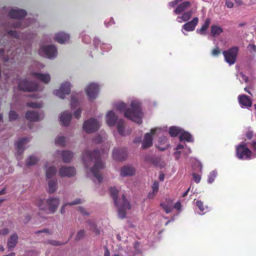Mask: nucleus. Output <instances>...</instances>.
Returning <instances> with one entry per match:
<instances>
[{"label":"nucleus","mask_w":256,"mask_h":256,"mask_svg":"<svg viewBox=\"0 0 256 256\" xmlns=\"http://www.w3.org/2000/svg\"><path fill=\"white\" fill-rule=\"evenodd\" d=\"M238 50V48L234 46L222 52L226 62L230 65L234 64L236 62Z\"/></svg>","instance_id":"9"},{"label":"nucleus","mask_w":256,"mask_h":256,"mask_svg":"<svg viewBox=\"0 0 256 256\" xmlns=\"http://www.w3.org/2000/svg\"><path fill=\"white\" fill-rule=\"evenodd\" d=\"M198 22V18L195 17L192 20L184 24L182 26V28L187 32L193 31L194 30Z\"/></svg>","instance_id":"25"},{"label":"nucleus","mask_w":256,"mask_h":256,"mask_svg":"<svg viewBox=\"0 0 256 256\" xmlns=\"http://www.w3.org/2000/svg\"><path fill=\"white\" fill-rule=\"evenodd\" d=\"M104 138H105V134H104L103 136H98L96 138H94V141L96 142L100 143L102 141V139Z\"/></svg>","instance_id":"58"},{"label":"nucleus","mask_w":256,"mask_h":256,"mask_svg":"<svg viewBox=\"0 0 256 256\" xmlns=\"http://www.w3.org/2000/svg\"><path fill=\"white\" fill-rule=\"evenodd\" d=\"M38 52L40 55L50 59L55 58L58 54L57 49L54 45H42Z\"/></svg>","instance_id":"8"},{"label":"nucleus","mask_w":256,"mask_h":256,"mask_svg":"<svg viewBox=\"0 0 256 256\" xmlns=\"http://www.w3.org/2000/svg\"><path fill=\"white\" fill-rule=\"evenodd\" d=\"M247 48L250 53L256 52V46L254 44H249Z\"/></svg>","instance_id":"54"},{"label":"nucleus","mask_w":256,"mask_h":256,"mask_svg":"<svg viewBox=\"0 0 256 256\" xmlns=\"http://www.w3.org/2000/svg\"><path fill=\"white\" fill-rule=\"evenodd\" d=\"M152 191L154 192L158 193L159 188V183L158 181H154L152 184Z\"/></svg>","instance_id":"51"},{"label":"nucleus","mask_w":256,"mask_h":256,"mask_svg":"<svg viewBox=\"0 0 256 256\" xmlns=\"http://www.w3.org/2000/svg\"><path fill=\"white\" fill-rule=\"evenodd\" d=\"M56 156H62L64 162H70L73 157V153L70 150L57 151L55 154Z\"/></svg>","instance_id":"24"},{"label":"nucleus","mask_w":256,"mask_h":256,"mask_svg":"<svg viewBox=\"0 0 256 256\" xmlns=\"http://www.w3.org/2000/svg\"><path fill=\"white\" fill-rule=\"evenodd\" d=\"M135 172H136V170L133 167L129 166V169H128L129 176H134L135 174Z\"/></svg>","instance_id":"61"},{"label":"nucleus","mask_w":256,"mask_h":256,"mask_svg":"<svg viewBox=\"0 0 256 256\" xmlns=\"http://www.w3.org/2000/svg\"><path fill=\"white\" fill-rule=\"evenodd\" d=\"M114 108L120 112H124L125 117H128V111L127 110L126 106L123 102H119L114 104Z\"/></svg>","instance_id":"33"},{"label":"nucleus","mask_w":256,"mask_h":256,"mask_svg":"<svg viewBox=\"0 0 256 256\" xmlns=\"http://www.w3.org/2000/svg\"><path fill=\"white\" fill-rule=\"evenodd\" d=\"M28 24H26V22L24 20H18L16 23H14V28H24L27 26H30V24H36V22L35 20H30V18H28Z\"/></svg>","instance_id":"34"},{"label":"nucleus","mask_w":256,"mask_h":256,"mask_svg":"<svg viewBox=\"0 0 256 256\" xmlns=\"http://www.w3.org/2000/svg\"><path fill=\"white\" fill-rule=\"evenodd\" d=\"M182 130L176 126H172L170 128L169 134L172 137H176L180 134Z\"/></svg>","instance_id":"42"},{"label":"nucleus","mask_w":256,"mask_h":256,"mask_svg":"<svg viewBox=\"0 0 256 256\" xmlns=\"http://www.w3.org/2000/svg\"><path fill=\"white\" fill-rule=\"evenodd\" d=\"M70 90L71 84L70 82L66 81L61 84L59 89L53 91V94L62 99H64L66 96L70 94Z\"/></svg>","instance_id":"11"},{"label":"nucleus","mask_w":256,"mask_h":256,"mask_svg":"<svg viewBox=\"0 0 256 256\" xmlns=\"http://www.w3.org/2000/svg\"><path fill=\"white\" fill-rule=\"evenodd\" d=\"M18 242V236L16 234H12L7 242V247L10 251L14 250Z\"/></svg>","instance_id":"27"},{"label":"nucleus","mask_w":256,"mask_h":256,"mask_svg":"<svg viewBox=\"0 0 256 256\" xmlns=\"http://www.w3.org/2000/svg\"><path fill=\"white\" fill-rule=\"evenodd\" d=\"M250 146H251L252 148L256 152V141L252 140L250 143Z\"/></svg>","instance_id":"64"},{"label":"nucleus","mask_w":256,"mask_h":256,"mask_svg":"<svg viewBox=\"0 0 256 256\" xmlns=\"http://www.w3.org/2000/svg\"><path fill=\"white\" fill-rule=\"evenodd\" d=\"M48 191L50 194H53L58 189V182L56 178L50 180L48 182Z\"/></svg>","instance_id":"28"},{"label":"nucleus","mask_w":256,"mask_h":256,"mask_svg":"<svg viewBox=\"0 0 256 256\" xmlns=\"http://www.w3.org/2000/svg\"><path fill=\"white\" fill-rule=\"evenodd\" d=\"M127 156L126 148H115L112 151V158L117 161H123Z\"/></svg>","instance_id":"17"},{"label":"nucleus","mask_w":256,"mask_h":256,"mask_svg":"<svg viewBox=\"0 0 256 256\" xmlns=\"http://www.w3.org/2000/svg\"><path fill=\"white\" fill-rule=\"evenodd\" d=\"M18 115L16 112L14 110H10L9 112V120L12 121L16 120L18 118Z\"/></svg>","instance_id":"49"},{"label":"nucleus","mask_w":256,"mask_h":256,"mask_svg":"<svg viewBox=\"0 0 256 256\" xmlns=\"http://www.w3.org/2000/svg\"><path fill=\"white\" fill-rule=\"evenodd\" d=\"M140 247V244L138 242H136L134 243V248L136 251V254H138L141 253Z\"/></svg>","instance_id":"52"},{"label":"nucleus","mask_w":256,"mask_h":256,"mask_svg":"<svg viewBox=\"0 0 256 256\" xmlns=\"http://www.w3.org/2000/svg\"><path fill=\"white\" fill-rule=\"evenodd\" d=\"M181 203L180 201L177 202L174 205V208L178 210H180L181 209Z\"/></svg>","instance_id":"62"},{"label":"nucleus","mask_w":256,"mask_h":256,"mask_svg":"<svg viewBox=\"0 0 256 256\" xmlns=\"http://www.w3.org/2000/svg\"><path fill=\"white\" fill-rule=\"evenodd\" d=\"M253 136H254V132L251 130H248V131L246 132V138L249 140H251Z\"/></svg>","instance_id":"57"},{"label":"nucleus","mask_w":256,"mask_h":256,"mask_svg":"<svg viewBox=\"0 0 256 256\" xmlns=\"http://www.w3.org/2000/svg\"><path fill=\"white\" fill-rule=\"evenodd\" d=\"M82 110L80 109H78L74 112V116L76 118H79L80 116Z\"/></svg>","instance_id":"60"},{"label":"nucleus","mask_w":256,"mask_h":256,"mask_svg":"<svg viewBox=\"0 0 256 256\" xmlns=\"http://www.w3.org/2000/svg\"><path fill=\"white\" fill-rule=\"evenodd\" d=\"M172 203V201L170 200L167 204L161 203L160 206L162 208L166 214H169L172 212L173 208Z\"/></svg>","instance_id":"41"},{"label":"nucleus","mask_w":256,"mask_h":256,"mask_svg":"<svg viewBox=\"0 0 256 256\" xmlns=\"http://www.w3.org/2000/svg\"><path fill=\"white\" fill-rule=\"evenodd\" d=\"M236 156L240 160H249L256 157L252 150L247 146L246 144L242 142L236 147Z\"/></svg>","instance_id":"6"},{"label":"nucleus","mask_w":256,"mask_h":256,"mask_svg":"<svg viewBox=\"0 0 256 256\" xmlns=\"http://www.w3.org/2000/svg\"><path fill=\"white\" fill-rule=\"evenodd\" d=\"M196 206L201 212L202 214H204L206 212L208 207L204 205V202L201 200H197L196 202Z\"/></svg>","instance_id":"43"},{"label":"nucleus","mask_w":256,"mask_h":256,"mask_svg":"<svg viewBox=\"0 0 256 256\" xmlns=\"http://www.w3.org/2000/svg\"><path fill=\"white\" fill-rule=\"evenodd\" d=\"M26 105L32 108H40L42 106V104L37 102H30L26 104Z\"/></svg>","instance_id":"48"},{"label":"nucleus","mask_w":256,"mask_h":256,"mask_svg":"<svg viewBox=\"0 0 256 256\" xmlns=\"http://www.w3.org/2000/svg\"><path fill=\"white\" fill-rule=\"evenodd\" d=\"M192 14V10L184 12L181 16H178L176 20L178 22H187L191 18Z\"/></svg>","instance_id":"32"},{"label":"nucleus","mask_w":256,"mask_h":256,"mask_svg":"<svg viewBox=\"0 0 256 256\" xmlns=\"http://www.w3.org/2000/svg\"><path fill=\"white\" fill-rule=\"evenodd\" d=\"M106 124L110 126H114L116 124L118 134L122 136L125 134V126L122 120H118L117 116L112 110L108 111L106 116Z\"/></svg>","instance_id":"4"},{"label":"nucleus","mask_w":256,"mask_h":256,"mask_svg":"<svg viewBox=\"0 0 256 256\" xmlns=\"http://www.w3.org/2000/svg\"><path fill=\"white\" fill-rule=\"evenodd\" d=\"M46 205L44 204V201L38 199L36 202V204L40 209L44 210H48V213L53 214L55 212L60 204V199L57 198L50 197L46 201Z\"/></svg>","instance_id":"5"},{"label":"nucleus","mask_w":256,"mask_h":256,"mask_svg":"<svg viewBox=\"0 0 256 256\" xmlns=\"http://www.w3.org/2000/svg\"><path fill=\"white\" fill-rule=\"evenodd\" d=\"M102 120L96 118H90L86 121L83 124L84 130L88 133L97 130L100 126Z\"/></svg>","instance_id":"12"},{"label":"nucleus","mask_w":256,"mask_h":256,"mask_svg":"<svg viewBox=\"0 0 256 256\" xmlns=\"http://www.w3.org/2000/svg\"><path fill=\"white\" fill-rule=\"evenodd\" d=\"M76 174V170L72 166H62L58 170V174L61 177L70 178Z\"/></svg>","instance_id":"18"},{"label":"nucleus","mask_w":256,"mask_h":256,"mask_svg":"<svg viewBox=\"0 0 256 256\" xmlns=\"http://www.w3.org/2000/svg\"><path fill=\"white\" fill-rule=\"evenodd\" d=\"M39 160L40 158L38 156L32 155L27 158L26 164L28 166H33L36 164Z\"/></svg>","instance_id":"39"},{"label":"nucleus","mask_w":256,"mask_h":256,"mask_svg":"<svg viewBox=\"0 0 256 256\" xmlns=\"http://www.w3.org/2000/svg\"><path fill=\"white\" fill-rule=\"evenodd\" d=\"M78 98L79 96L78 94L72 96L70 106L72 108H74L78 106Z\"/></svg>","instance_id":"45"},{"label":"nucleus","mask_w":256,"mask_h":256,"mask_svg":"<svg viewBox=\"0 0 256 256\" xmlns=\"http://www.w3.org/2000/svg\"><path fill=\"white\" fill-rule=\"evenodd\" d=\"M238 102L242 106L250 107L252 106V101L248 96L246 95L239 96Z\"/></svg>","instance_id":"29"},{"label":"nucleus","mask_w":256,"mask_h":256,"mask_svg":"<svg viewBox=\"0 0 256 256\" xmlns=\"http://www.w3.org/2000/svg\"><path fill=\"white\" fill-rule=\"evenodd\" d=\"M8 47V46L4 45V42L2 40L0 41V58L4 62H8L10 60V62L14 60L15 52L13 49L8 50L6 54L5 50Z\"/></svg>","instance_id":"10"},{"label":"nucleus","mask_w":256,"mask_h":256,"mask_svg":"<svg viewBox=\"0 0 256 256\" xmlns=\"http://www.w3.org/2000/svg\"><path fill=\"white\" fill-rule=\"evenodd\" d=\"M72 117V114L68 111L62 112L60 116V120L62 124L67 126L69 124Z\"/></svg>","instance_id":"26"},{"label":"nucleus","mask_w":256,"mask_h":256,"mask_svg":"<svg viewBox=\"0 0 256 256\" xmlns=\"http://www.w3.org/2000/svg\"><path fill=\"white\" fill-rule=\"evenodd\" d=\"M210 18H206L204 24L202 25L201 28L200 30H197V32L200 34H204V32L207 30L210 24Z\"/></svg>","instance_id":"40"},{"label":"nucleus","mask_w":256,"mask_h":256,"mask_svg":"<svg viewBox=\"0 0 256 256\" xmlns=\"http://www.w3.org/2000/svg\"><path fill=\"white\" fill-rule=\"evenodd\" d=\"M30 140V138H20L16 143V155L18 159H21V156L24 150L26 147L25 145L29 142Z\"/></svg>","instance_id":"13"},{"label":"nucleus","mask_w":256,"mask_h":256,"mask_svg":"<svg viewBox=\"0 0 256 256\" xmlns=\"http://www.w3.org/2000/svg\"><path fill=\"white\" fill-rule=\"evenodd\" d=\"M84 202V200L80 198H77L75 200L72 202H68V203H65L64 204L61 208H60V212L62 214H64L65 213V207L68 205H76L80 203H82Z\"/></svg>","instance_id":"38"},{"label":"nucleus","mask_w":256,"mask_h":256,"mask_svg":"<svg viewBox=\"0 0 256 256\" xmlns=\"http://www.w3.org/2000/svg\"><path fill=\"white\" fill-rule=\"evenodd\" d=\"M159 142L162 144H164L167 142L168 138L164 136H161L159 138Z\"/></svg>","instance_id":"59"},{"label":"nucleus","mask_w":256,"mask_h":256,"mask_svg":"<svg viewBox=\"0 0 256 256\" xmlns=\"http://www.w3.org/2000/svg\"><path fill=\"white\" fill-rule=\"evenodd\" d=\"M120 176L124 178L128 176V166H124L122 167L120 170Z\"/></svg>","instance_id":"46"},{"label":"nucleus","mask_w":256,"mask_h":256,"mask_svg":"<svg viewBox=\"0 0 256 256\" xmlns=\"http://www.w3.org/2000/svg\"><path fill=\"white\" fill-rule=\"evenodd\" d=\"M18 88L24 91L32 92L38 90L36 83L24 80L18 84Z\"/></svg>","instance_id":"15"},{"label":"nucleus","mask_w":256,"mask_h":256,"mask_svg":"<svg viewBox=\"0 0 256 256\" xmlns=\"http://www.w3.org/2000/svg\"><path fill=\"white\" fill-rule=\"evenodd\" d=\"M87 226L95 234L99 235L100 234V228L98 227L96 222L92 220L87 221Z\"/></svg>","instance_id":"30"},{"label":"nucleus","mask_w":256,"mask_h":256,"mask_svg":"<svg viewBox=\"0 0 256 256\" xmlns=\"http://www.w3.org/2000/svg\"><path fill=\"white\" fill-rule=\"evenodd\" d=\"M217 176V172L216 171H212L210 174L208 176V182L212 184L214 180V179Z\"/></svg>","instance_id":"47"},{"label":"nucleus","mask_w":256,"mask_h":256,"mask_svg":"<svg viewBox=\"0 0 256 256\" xmlns=\"http://www.w3.org/2000/svg\"><path fill=\"white\" fill-rule=\"evenodd\" d=\"M110 191L114 202L118 207V217L120 218H124L128 204L124 192L114 186L111 187Z\"/></svg>","instance_id":"2"},{"label":"nucleus","mask_w":256,"mask_h":256,"mask_svg":"<svg viewBox=\"0 0 256 256\" xmlns=\"http://www.w3.org/2000/svg\"><path fill=\"white\" fill-rule=\"evenodd\" d=\"M220 53V50L218 47H216L215 48L213 49L212 52V54L214 56H218Z\"/></svg>","instance_id":"55"},{"label":"nucleus","mask_w":256,"mask_h":256,"mask_svg":"<svg viewBox=\"0 0 256 256\" xmlns=\"http://www.w3.org/2000/svg\"><path fill=\"white\" fill-rule=\"evenodd\" d=\"M192 2L190 1H184L178 5L174 10V13L176 14H179L184 12L188 8L192 6Z\"/></svg>","instance_id":"20"},{"label":"nucleus","mask_w":256,"mask_h":256,"mask_svg":"<svg viewBox=\"0 0 256 256\" xmlns=\"http://www.w3.org/2000/svg\"><path fill=\"white\" fill-rule=\"evenodd\" d=\"M26 118L32 122L38 121L42 118V114L36 111L30 110L26 114Z\"/></svg>","instance_id":"22"},{"label":"nucleus","mask_w":256,"mask_h":256,"mask_svg":"<svg viewBox=\"0 0 256 256\" xmlns=\"http://www.w3.org/2000/svg\"><path fill=\"white\" fill-rule=\"evenodd\" d=\"M26 14V10L22 9L14 8L12 9L9 12V15L12 18L17 19L12 22V26L14 28V23H16L18 20L24 18Z\"/></svg>","instance_id":"16"},{"label":"nucleus","mask_w":256,"mask_h":256,"mask_svg":"<svg viewBox=\"0 0 256 256\" xmlns=\"http://www.w3.org/2000/svg\"><path fill=\"white\" fill-rule=\"evenodd\" d=\"M180 0H174L171 1L168 3V5L171 8H174L180 2Z\"/></svg>","instance_id":"56"},{"label":"nucleus","mask_w":256,"mask_h":256,"mask_svg":"<svg viewBox=\"0 0 256 256\" xmlns=\"http://www.w3.org/2000/svg\"><path fill=\"white\" fill-rule=\"evenodd\" d=\"M179 139L180 141L186 140L188 142L193 141L192 136L189 132L185 131L182 132V130L180 134Z\"/></svg>","instance_id":"35"},{"label":"nucleus","mask_w":256,"mask_h":256,"mask_svg":"<svg viewBox=\"0 0 256 256\" xmlns=\"http://www.w3.org/2000/svg\"><path fill=\"white\" fill-rule=\"evenodd\" d=\"M45 170L46 176L47 179L51 178L52 176H55L56 173V167L48 162H47L46 164Z\"/></svg>","instance_id":"23"},{"label":"nucleus","mask_w":256,"mask_h":256,"mask_svg":"<svg viewBox=\"0 0 256 256\" xmlns=\"http://www.w3.org/2000/svg\"><path fill=\"white\" fill-rule=\"evenodd\" d=\"M142 102L138 100H132L129 108V120L140 124L142 122L144 112Z\"/></svg>","instance_id":"3"},{"label":"nucleus","mask_w":256,"mask_h":256,"mask_svg":"<svg viewBox=\"0 0 256 256\" xmlns=\"http://www.w3.org/2000/svg\"><path fill=\"white\" fill-rule=\"evenodd\" d=\"M2 34L4 35V37H10L22 41H29L34 38L35 36L34 32L20 34H18L16 30L8 29H5Z\"/></svg>","instance_id":"7"},{"label":"nucleus","mask_w":256,"mask_h":256,"mask_svg":"<svg viewBox=\"0 0 256 256\" xmlns=\"http://www.w3.org/2000/svg\"><path fill=\"white\" fill-rule=\"evenodd\" d=\"M226 6L228 8H232L234 6V3L230 0H226L225 2Z\"/></svg>","instance_id":"63"},{"label":"nucleus","mask_w":256,"mask_h":256,"mask_svg":"<svg viewBox=\"0 0 256 256\" xmlns=\"http://www.w3.org/2000/svg\"><path fill=\"white\" fill-rule=\"evenodd\" d=\"M32 75L34 78L46 84H48L51 79L50 75L48 73L42 74L40 72H34Z\"/></svg>","instance_id":"21"},{"label":"nucleus","mask_w":256,"mask_h":256,"mask_svg":"<svg viewBox=\"0 0 256 256\" xmlns=\"http://www.w3.org/2000/svg\"><path fill=\"white\" fill-rule=\"evenodd\" d=\"M85 233L86 232L84 230L78 231L76 236V240H80L82 238L85 234Z\"/></svg>","instance_id":"50"},{"label":"nucleus","mask_w":256,"mask_h":256,"mask_svg":"<svg viewBox=\"0 0 256 256\" xmlns=\"http://www.w3.org/2000/svg\"><path fill=\"white\" fill-rule=\"evenodd\" d=\"M69 38V35L64 32L57 33L54 36L55 40L60 44H64L66 42L68 41Z\"/></svg>","instance_id":"31"},{"label":"nucleus","mask_w":256,"mask_h":256,"mask_svg":"<svg viewBox=\"0 0 256 256\" xmlns=\"http://www.w3.org/2000/svg\"><path fill=\"white\" fill-rule=\"evenodd\" d=\"M223 32L222 28L216 25H212L211 26L210 34L212 36H218Z\"/></svg>","instance_id":"36"},{"label":"nucleus","mask_w":256,"mask_h":256,"mask_svg":"<svg viewBox=\"0 0 256 256\" xmlns=\"http://www.w3.org/2000/svg\"><path fill=\"white\" fill-rule=\"evenodd\" d=\"M156 129L151 130L150 133H146L145 134L144 140L142 142V148L144 149L150 148L152 145V135L156 132Z\"/></svg>","instance_id":"19"},{"label":"nucleus","mask_w":256,"mask_h":256,"mask_svg":"<svg viewBox=\"0 0 256 256\" xmlns=\"http://www.w3.org/2000/svg\"><path fill=\"white\" fill-rule=\"evenodd\" d=\"M65 138L61 134L58 135L55 139V143L58 146H64L65 145Z\"/></svg>","instance_id":"44"},{"label":"nucleus","mask_w":256,"mask_h":256,"mask_svg":"<svg viewBox=\"0 0 256 256\" xmlns=\"http://www.w3.org/2000/svg\"><path fill=\"white\" fill-rule=\"evenodd\" d=\"M100 87L97 84L91 83L88 84L86 88V92L87 96L90 100H92L96 98L98 96Z\"/></svg>","instance_id":"14"},{"label":"nucleus","mask_w":256,"mask_h":256,"mask_svg":"<svg viewBox=\"0 0 256 256\" xmlns=\"http://www.w3.org/2000/svg\"><path fill=\"white\" fill-rule=\"evenodd\" d=\"M193 180L197 184L199 183L201 180L200 175L193 172L192 174Z\"/></svg>","instance_id":"53"},{"label":"nucleus","mask_w":256,"mask_h":256,"mask_svg":"<svg viewBox=\"0 0 256 256\" xmlns=\"http://www.w3.org/2000/svg\"><path fill=\"white\" fill-rule=\"evenodd\" d=\"M82 159L87 176L95 182H101L102 176L100 170L104 168V164L101 158L100 150L86 149L82 153Z\"/></svg>","instance_id":"1"},{"label":"nucleus","mask_w":256,"mask_h":256,"mask_svg":"<svg viewBox=\"0 0 256 256\" xmlns=\"http://www.w3.org/2000/svg\"><path fill=\"white\" fill-rule=\"evenodd\" d=\"M94 42L95 46H96L100 44V48L102 50L108 51L112 48V46L110 44L104 43L101 44L100 40L98 38H95L94 40Z\"/></svg>","instance_id":"37"}]
</instances>
